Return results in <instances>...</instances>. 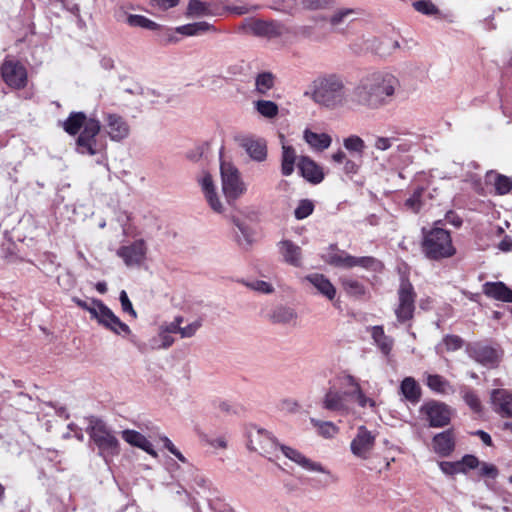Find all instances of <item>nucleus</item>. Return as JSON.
I'll return each instance as SVG.
<instances>
[{
    "mask_svg": "<svg viewBox=\"0 0 512 512\" xmlns=\"http://www.w3.org/2000/svg\"><path fill=\"white\" fill-rule=\"evenodd\" d=\"M399 87L398 79L386 72H374L361 78L350 93V106L379 110L391 104Z\"/></svg>",
    "mask_w": 512,
    "mask_h": 512,
    "instance_id": "obj_1",
    "label": "nucleus"
},
{
    "mask_svg": "<svg viewBox=\"0 0 512 512\" xmlns=\"http://www.w3.org/2000/svg\"><path fill=\"white\" fill-rule=\"evenodd\" d=\"M83 128L76 140V150L84 155H96L99 147L96 136L101 130V123L94 114L87 117L83 112H71L63 122V129L69 135H76Z\"/></svg>",
    "mask_w": 512,
    "mask_h": 512,
    "instance_id": "obj_2",
    "label": "nucleus"
},
{
    "mask_svg": "<svg viewBox=\"0 0 512 512\" xmlns=\"http://www.w3.org/2000/svg\"><path fill=\"white\" fill-rule=\"evenodd\" d=\"M313 100L330 109L350 105V95L346 93L342 76L327 74L317 78L313 83Z\"/></svg>",
    "mask_w": 512,
    "mask_h": 512,
    "instance_id": "obj_3",
    "label": "nucleus"
},
{
    "mask_svg": "<svg viewBox=\"0 0 512 512\" xmlns=\"http://www.w3.org/2000/svg\"><path fill=\"white\" fill-rule=\"evenodd\" d=\"M86 432L106 463L120 453V444L113 431L100 419L91 417Z\"/></svg>",
    "mask_w": 512,
    "mask_h": 512,
    "instance_id": "obj_4",
    "label": "nucleus"
},
{
    "mask_svg": "<svg viewBox=\"0 0 512 512\" xmlns=\"http://www.w3.org/2000/svg\"><path fill=\"white\" fill-rule=\"evenodd\" d=\"M423 232L422 249L427 258L439 260L455 254V248L452 245V239L447 230L434 227L428 232H425V230Z\"/></svg>",
    "mask_w": 512,
    "mask_h": 512,
    "instance_id": "obj_5",
    "label": "nucleus"
},
{
    "mask_svg": "<svg viewBox=\"0 0 512 512\" xmlns=\"http://www.w3.org/2000/svg\"><path fill=\"white\" fill-rule=\"evenodd\" d=\"M220 175L222 191L228 203L235 202L247 191V185L243 181L238 168L220 155Z\"/></svg>",
    "mask_w": 512,
    "mask_h": 512,
    "instance_id": "obj_6",
    "label": "nucleus"
},
{
    "mask_svg": "<svg viewBox=\"0 0 512 512\" xmlns=\"http://www.w3.org/2000/svg\"><path fill=\"white\" fill-rule=\"evenodd\" d=\"M246 434L249 450L268 458L278 451L279 443L268 431L257 426H250Z\"/></svg>",
    "mask_w": 512,
    "mask_h": 512,
    "instance_id": "obj_7",
    "label": "nucleus"
},
{
    "mask_svg": "<svg viewBox=\"0 0 512 512\" xmlns=\"http://www.w3.org/2000/svg\"><path fill=\"white\" fill-rule=\"evenodd\" d=\"M416 293L413 285L408 279H401L398 289V305L395 308V315L399 323L411 320L415 311Z\"/></svg>",
    "mask_w": 512,
    "mask_h": 512,
    "instance_id": "obj_8",
    "label": "nucleus"
},
{
    "mask_svg": "<svg viewBox=\"0 0 512 512\" xmlns=\"http://www.w3.org/2000/svg\"><path fill=\"white\" fill-rule=\"evenodd\" d=\"M96 309L92 311V319H95L99 325L105 327L106 329L112 331L117 335H129L131 334V329L127 324L122 322L118 316H116L113 311L106 306L103 301H97Z\"/></svg>",
    "mask_w": 512,
    "mask_h": 512,
    "instance_id": "obj_9",
    "label": "nucleus"
},
{
    "mask_svg": "<svg viewBox=\"0 0 512 512\" xmlns=\"http://www.w3.org/2000/svg\"><path fill=\"white\" fill-rule=\"evenodd\" d=\"M243 29L257 37L276 38L288 32V28L276 20L246 19Z\"/></svg>",
    "mask_w": 512,
    "mask_h": 512,
    "instance_id": "obj_10",
    "label": "nucleus"
},
{
    "mask_svg": "<svg viewBox=\"0 0 512 512\" xmlns=\"http://www.w3.org/2000/svg\"><path fill=\"white\" fill-rule=\"evenodd\" d=\"M467 353L470 358L488 368L497 367L503 355L499 347L480 342L469 344L467 346Z\"/></svg>",
    "mask_w": 512,
    "mask_h": 512,
    "instance_id": "obj_11",
    "label": "nucleus"
},
{
    "mask_svg": "<svg viewBox=\"0 0 512 512\" xmlns=\"http://www.w3.org/2000/svg\"><path fill=\"white\" fill-rule=\"evenodd\" d=\"M420 413L428 421L430 427L440 428L449 424L451 410L448 405L431 400L420 407Z\"/></svg>",
    "mask_w": 512,
    "mask_h": 512,
    "instance_id": "obj_12",
    "label": "nucleus"
},
{
    "mask_svg": "<svg viewBox=\"0 0 512 512\" xmlns=\"http://www.w3.org/2000/svg\"><path fill=\"white\" fill-rule=\"evenodd\" d=\"M148 247L143 239H137L127 245L120 246L116 255L127 267H140L146 260Z\"/></svg>",
    "mask_w": 512,
    "mask_h": 512,
    "instance_id": "obj_13",
    "label": "nucleus"
},
{
    "mask_svg": "<svg viewBox=\"0 0 512 512\" xmlns=\"http://www.w3.org/2000/svg\"><path fill=\"white\" fill-rule=\"evenodd\" d=\"M323 408L341 416L350 414L353 411L351 389L348 391L329 389L323 399Z\"/></svg>",
    "mask_w": 512,
    "mask_h": 512,
    "instance_id": "obj_14",
    "label": "nucleus"
},
{
    "mask_svg": "<svg viewBox=\"0 0 512 512\" xmlns=\"http://www.w3.org/2000/svg\"><path fill=\"white\" fill-rule=\"evenodd\" d=\"M1 75L5 83L15 89H21L27 83V71L18 61L5 60L1 65Z\"/></svg>",
    "mask_w": 512,
    "mask_h": 512,
    "instance_id": "obj_15",
    "label": "nucleus"
},
{
    "mask_svg": "<svg viewBox=\"0 0 512 512\" xmlns=\"http://www.w3.org/2000/svg\"><path fill=\"white\" fill-rule=\"evenodd\" d=\"M375 446V435L365 426L357 429V434L350 443L352 454L361 459H368Z\"/></svg>",
    "mask_w": 512,
    "mask_h": 512,
    "instance_id": "obj_16",
    "label": "nucleus"
},
{
    "mask_svg": "<svg viewBox=\"0 0 512 512\" xmlns=\"http://www.w3.org/2000/svg\"><path fill=\"white\" fill-rule=\"evenodd\" d=\"M104 129L114 142H120L128 138L130 134V126L127 120L119 114L107 113L104 116Z\"/></svg>",
    "mask_w": 512,
    "mask_h": 512,
    "instance_id": "obj_17",
    "label": "nucleus"
},
{
    "mask_svg": "<svg viewBox=\"0 0 512 512\" xmlns=\"http://www.w3.org/2000/svg\"><path fill=\"white\" fill-rule=\"evenodd\" d=\"M198 183L210 208L216 213H223L224 206L218 197L211 174L203 172V175L198 179Z\"/></svg>",
    "mask_w": 512,
    "mask_h": 512,
    "instance_id": "obj_18",
    "label": "nucleus"
},
{
    "mask_svg": "<svg viewBox=\"0 0 512 512\" xmlns=\"http://www.w3.org/2000/svg\"><path fill=\"white\" fill-rule=\"evenodd\" d=\"M239 144L253 161L263 162L266 160L267 144L264 139L244 136L239 139Z\"/></svg>",
    "mask_w": 512,
    "mask_h": 512,
    "instance_id": "obj_19",
    "label": "nucleus"
},
{
    "mask_svg": "<svg viewBox=\"0 0 512 512\" xmlns=\"http://www.w3.org/2000/svg\"><path fill=\"white\" fill-rule=\"evenodd\" d=\"M297 167L301 176L312 184H319L324 179V172L321 166L307 156H301Z\"/></svg>",
    "mask_w": 512,
    "mask_h": 512,
    "instance_id": "obj_20",
    "label": "nucleus"
},
{
    "mask_svg": "<svg viewBox=\"0 0 512 512\" xmlns=\"http://www.w3.org/2000/svg\"><path fill=\"white\" fill-rule=\"evenodd\" d=\"M233 223L237 228L235 231V241L241 249L248 250L255 242V230L245 220L233 218Z\"/></svg>",
    "mask_w": 512,
    "mask_h": 512,
    "instance_id": "obj_21",
    "label": "nucleus"
},
{
    "mask_svg": "<svg viewBox=\"0 0 512 512\" xmlns=\"http://www.w3.org/2000/svg\"><path fill=\"white\" fill-rule=\"evenodd\" d=\"M278 449L281 450V452L283 453V455L285 457H287L291 461L295 462L296 464H298L305 470L325 473V469L322 467V465L320 463L311 461L309 458L304 456L298 450H296L292 447H289L286 445H280V444L278 446Z\"/></svg>",
    "mask_w": 512,
    "mask_h": 512,
    "instance_id": "obj_22",
    "label": "nucleus"
},
{
    "mask_svg": "<svg viewBox=\"0 0 512 512\" xmlns=\"http://www.w3.org/2000/svg\"><path fill=\"white\" fill-rule=\"evenodd\" d=\"M304 280L309 282L320 295L329 301H333L335 299L336 288L325 275L312 273L305 276Z\"/></svg>",
    "mask_w": 512,
    "mask_h": 512,
    "instance_id": "obj_23",
    "label": "nucleus"
},
{
    "mask_svg": "<svg viewBox=\"0 0 512 512\" xmlns=\"http://www.w3.org/2000/svg\"><path fill=\"white\" fill-rule=\"evenodd\" d=\"M279 252L285 263L294 266H302V249L290 240H282L278 244Z\"/></svg>",
    "mask_w": 512,
    "mask_h": 512,
    "instance_id": "obj_24",
    "label": "nucleus"
},
{
    "mask_svg": "<svg viewBox=\"0 0 512 512\" xmlns=\"http://www.w3.org/2000/svg\"><path fill=\"white\" fill-rule=\"evenodd\" d=\"M491 400L496 412L504 417H512V393L505 389H494Z\"/></svg>",
    "mask_w": 512,
    "mask_h": 512,
    "instance_id": "obj_25",
    "label": "nucleus"
},
{
    "mask_svg": "<svg viewBox=\"0 0 512 512\" xmlns=\"http://www.w3.org/2000/svg\"><path fill=\"white\" fill-rule=\"evenodd\" d=\"M121 436L123 440L131 446L144 450L154 458L158 456L157 452L153 449L151 442L140 432L126 429L121 432Z\"/></svg>",
    "mask_w": 512,
    "mask_h": 512,
    "instance_id": "obj_26",
    "label": "nucleus"
},
{
    "mask_svg": "<svg viewBox=\"0 0 512 512\" xmlns=\"http://www.w3.org/2000/svg\"><path fill=\"white\" fill-rule=\"evenodd\" d=\"M483 293L502 302H512V290L503 282H486L483 284Z\"/></svg>",
    "mask_w": 512,
    "mask_h": 512,
    "instance_id": "obj_27",
    "label": "nucleus"
},
{
    "mask_svg": "<svg viewBox=\"0 0 512 512\" xmlns=\"http://www.w3.org/2000/svg\"><path fill=\"white\" fill-rule=\"evenodd\" d=\"M433 447L440 456H448L454 450L455 440L452 430L438 433L433 438Z\"/></svg>",
    "mask_w": 512,
    "mask_h": 512,
    "instance_id": "obj_28",
    "label": "nucleus"
},
{
    "mask_svg": "<svg viewBox=\"0 0 512 512\" xmlns=\"http://www.w3.org/2000/svg\"><path fill=\"white\" fill-rule=\"evenodd\" d=\"M345 383L349 387H351V401L355 400L361 408H365L367 406L374 408L376 403L372 398L367 397L358 382V380L351 376L347 375L345 377Z\"/></svg>",
    "mask_w": 512,
    "mask_h": 512,
    "instance_id": "obj_29",
    "label": "nucleus"
},
{
    "mask_svg": "<svg viewBox=\"0 0 512 512\" xmlns=\"http://www.w3.org/2000/svg\"><path fill=\"white\" fill-rule=\"evenodd\" d=\"M400 393L406 401L415 405L422 396V390L418 382L413 377H405L400 384Z\"/></svg>",
    "mask_w": 512,
    "mask_h": 512,
    "instance_id": "obj_30",
    "label": "nucleus"
},
{
    "mask_svg": "<svg viewBox=\"0 0 512 512\" xmlns=\"http://www.w3.org/2000/svg\"><path fill=\"white\" fill-rule=\"evenodd\" d=\"M303 138L310 148L315 151H324L332 143V138L327 133H316L310 129L304 130Z\"/></svg>",
    "mask_w": 512,
    "mask_h": 512,
    "instance_id": "obj_31",
    "label": "nucleus"
},
{
    "mask_svg": "<svg viewBox=\"0 0 512 512\" xmlns=\"http://www.w3.org/2000/svg\"><path fill=\"white\" fill-rule=\"evenodd\" d=\"M353 257L345 251L337 249L335 245H331L326 255V262L339 268H352Z\"/></svg>",
    "mask_w": 512,
    "mask_h": 512,
    "instance_id": "obj_32",
    "label": "nucleus"
},
{
    "mask_svg": "<svg viewBox=\"0 0 512 512\" xmlns=\"http://www.w3.org/2000/svg\"><path fill=\"white\" fill-rule=\"evenodd\" d=\"M371 336L380 351L385 356H388L393 348L394 340L385 334L383 326L376 325L371 327Z\"/></svg>",
    "mask_w": 512,
    "mask_h": 512,
    "instance_id": "obj_33",
    "label": "nucleus"
},
{
    "mask_svg": "<svg viewBox=\"0 0 512 512\" xmlns=\"http://www.w3.org/2000/svg\"><path fill=\"white\" fill-rule=\"evenodd\" d=\"M297 160V153L294 147L291 145H282L281 153V174L283 176H290L295 169Z\"/></svg>",
    "mask_w": 512,
    "mask_h": 512,
    "instance_id": "obj_34",
    "label": "nucleus"
},
{
    "mask_svg": "<svg viewBox=\"0 0 512 512\" xmlns=\"http://www.w3.org/2000/svg\"><path fill=\"white\" fill-rule=\"evenodd\" d=\"M270 319L278 324H295L297 313L290 307L278 306L272 311Z\"/></svg>",
    "mask_w": 512,
    "mask_h": 512,
    "instance_id": "obj_35",
    "label": "nucleus"
},
{
    "mask_svg": "<svg viewBox=\"0 0 512 512\" xmlns=\"http://www.w3.org/2000/svg\"><path fill=\"white\" fill-rule=\"evenodd\" d=\"M207 31H215V27L205 21L189 23L176 28V32L184 36H197Z\"/></svg>",
    "mask_w": 512,
    "mask_h": 512,
    "instance_id": "obj_36",
    "label": "nucleus"
},
{
    "mask_svg": "<svg viewBox=\"0 0 512 512\" xmlns=\"http://www.w3.org/2000/svg\"><path fill=\"white\" fill-rule=\"evenodd\" d=\"M213 12L211 4L201 0H190L187 6V17L199 18L204 16H212Z\"/></svg>",
    "mask_w": 512,
    "mask_h": 512,
    "instance_id": "obj_37",
    "label": "nucleus"
},
{
    "mask_svg": "<svg viewBox=\"0 0 512 512\" xmlns=\"http://www.w3.org/2000/svg\"><path fill=\"white\" fill-rule=\"evenodd\" d=\"M486 180L494 183L495 189L499 195L507 194L512 188V180L504 175L496 174L490 171L486 175Z\"/></svg>",
    "mask_w": 512,
    "mask_h": 512,
    "instance_id": "obj_38",
    "label": "nucleus"
},
{
    "mask_svg": "<svg viewBox=\"0 0 512 512\" xmlns=\"http://www.w3.org/2000/svg\"><path fill=\"white\" fill-rule=\"evenodd\" d=\"M343 146L346 150H348L351 153H354L359 158L363 156L366 148L364 140L358 135H350L344 138Z\"/></svg>",
    "mask_w": 512,
    "mask_h": 512,
    "instance_id": "obj_39",
    "label": "nucleus"
},
{
    "mask_svg": "<svg viewBox=\"0 0 512 512\" xmlns=\"http://www.w3.org/2000/svg\"><path fill=\"white\" fill-rule=\"evenodd\" d=\"M256 111L263 117L272 119L278 115V105L269 100H258L254 102Z\"/></svg>",
    "mask_w": 512,
    "mask_h": 512,
    "instance_id": "obj_40",
    "label": "nucleus"
},
{
    "mask_svg": "<svg viewBox=\"0 0 512 512\" xmlns=\"http://www.w3.org/2000/svg\"><path fill=\"white\" fill-rule=\"evenodd\" d=\"M126 21L131 27H141L148 30H157L160 27L158 23L142 15L130 14Z\"/></svg>",
    "mask_w": 512,
    "mask_h": 512,
    "instance_id": "obj_41",
    "label": "nucleus"
},
{
    "mask_svg": "<svg viewBox=\"0 0 512 512\" xmlns=\"http://www.w3.org/2000/svg\"><path fill=\"white\" fill-rule=\"evenodd\" d=\"M274 86V76L270 72H262L255 79V90L259 94H266Z\"/></svg>",
    "mask_w": 512,
    "mask_h": 512,
    "instance_id": "obj_42",
    "label": "nucleus"
},
{
    "mask_svg": "<svg viewBox=\"0 0 512 512\" xmlns=\"http://www.w3.org/2000/svg\"><path fill=\"white\" fill-rule=\"evenodd\" d=\"M427 386L437 393L446 394L451 390L449 382L445 378L437 374L428 375Z\"/></svg>",
    "mask_w": 512,
    "mask_h": 512,
    "instance_id": "obj_43",
    "label": "nucleus"
},
{
    "mask_svg": "<svg viewBox=\"0 0 512 512\" xmlns=\"http://www.w3.org/2000/svg\"><path fill=\"white\" fill-rule=\"evenodd\" d=\"M478 475L485 479L486 486L491 488L489 480H495L499 475L498 468L491 463L481 462V465L478 466Z\"/></svg>",
    "mask_w": 512,
    "mask_h": 512,
    "instance_id": "obj_44",
    "label": "nucleus"
},
{
    "mask_svg": "<svg viewBox=\"0 0 512 512\" xmlns=\"http://www.w3.org/2000/svg\"><path fill=\"white\" fill-rule=\"evenodd\" d=\"M443 346L447 351L459 350L463 346V339L457 335L448 334L443 338L442 343L436 347L438 353H440Z\"/></svg>",
    "mask_w": 512,
    "mask_h": 512,
    "instance_id": "obj_45",
    "label": "nucleus"
},
{
    "mask_svg": "<svg viewBox=\"0 0 512 512\" xmlns=\"http://www.w3.org/2000/svg\"><path fill=\"white\" fill-rule=\"evenodd\" d=\"M360 266L372 271H379L382 269V263L371 256L353 257V267Z\"/></svg>",
    "mask_w": 512,
    "mask_h": 512,
    "instance_id": "obj_46",
    "label": "nucleus"
},
{
    "mask_svg": "<svg viewBox=\"0 0 512 512\" xmlns=\"http://www.w3.org/2000/svg\"><path fill=\"white\" fill-rule=\"evenodd\" d=\"M312 424L318 428L319 434L325 438H331L338 432L337 426L329 421L311 419Z\"/></svg>",
    "mask_w": 512,
    "mask_h": 512,
    "instance_id": "obj_47",
    "label": "nucleus"
},
{
    "mask_svg": "<svg viewBox=\"0 0 512 512\" xmlns=\"http://www.w3.org/2000/svg\"><path fill=\"white\" fill-rule=\"evenodd\" d=\"M343 287L349 295L356 297L363 296L366 292L364 285L358 280L352 278L344 279Z\"/></svg>",
    "mask_w": 512,
    "mask_h": 512,
    "instance_id": "obj_48",
    "label": "nucleus"
},
{
    "mask_svg": "<svg viewBox=\"0 0 512 512\" xmlns=\"http://www.w3.org/2000/svg\"><path fill=\"white\" fill-rule=\"evenodd\" d=\"M353 9L344 8L336 11L329 19V22L333 28H338L344 25L348 18L354 14Z\"/></svg>",
    "mask_w": 512,
    "mask_h": 512,
    "instance_id": "obj_49",
    "label": "nucleus"
},
{
    "mask_svg": "<svg viewBox=\"0 0 512 512\" xmlns=\"http://www.w3.org/2000/svg\"><path fill=\"white\" fill-rule=\"evenodd\" d=\"M314 210V204L309 199H303L299 202L298 206L294 211L296 219L302 220L312 214Z\"/></svg>",
    "mask_w": 512,
    "mask_h": 512,
    "instance_id": "obj_50",
    "label": "nucleus"
},
{
    "mask_svg": "<svg viewBox=\"0 0 512 512\" xmlns=\"http://www.w3.org/2000/svg\"><path fill=\"white\" fill-rule=\"evenodd\" d=\"M412 6L416 11L424 15L438 13V8L430 0H416L412 3Z\"/></svg>",
    "mask_w": 512,
    "mask_h": 512,
    "instance_id": "obj_51",
    "label": "nucleus"
},
{
    "mask_svg": "<svg viewBox=\"0 0 512 512\" xmlns=\"http://www.w3.org/2000/svg\"><path fill=\"white\" fill-rule=\"evenodd\" d=\"M423 188H417L413 194L405 201V206L413 212H418L422 207Z\"/></svg>",
    "mask_w": 512,
    "mask_h": 512,
    "instance_id": "obj_52",
    "label": "nucleus"
},
{
    "mask_svg": "<svg viewBox=\"0 0 512 512\" xmlns=\"http://www.w3.org/2000/svg\"><path fill=\"white\" fill-rule=\"evenodd\" d=\"M463 399L465 403L474 411L479 412L481 410V403L478 396L471 389H465L463 391Z\"/></svg>",
    "mask_w": 512,
    "mask_h": 512,
    "instance_id": "obj_53",
    "label": "nucleus"
},
{
    "mask_svg": "<svg viewBox=\"0 0 512 512\" xmlns=\"http://www.w3.org/2000/svg\"><path fill=\"white\" fill-rule=\"evenodd\" d=\"M247 286L250 289L263 294H272L274 292V287L272 286V284L263 280H254L248 282Z\"/></svg>",
    "mask_w": 512,
    "mask_h": 512,
    "instance_id": "obj_54",
    "label": "nucleus"
},
{
    "mask_svg": "<svg viewBox=\"0 0 512 512\" xmlns=\"http://www.w3.org/2000/svg\"><path fill=\"white\" fill-rule=\"evenodd\" d=\"M295 34L312 41H319L321 39L320 36L316 35L315 28L312 25H302L297 27Z\"/></svg>",
    "mask_w": 512,
    "mask_h": 512,
    "instance_id": "obj_55",
    "label": "nucleus"
},
{
    "mask_svg": "<svg viewBox=\"0 0 512 512\" xmlns=\"http://www.w3.org/2000/svg\"><path fill=\"white\" fill-rule=\"evenodd\" d=\"M302 6L307 10H321L330 7L331 0H301Z\"/></svg>",
    "mask_w": 512,
    "mask_h": 512,
    "instance_id": "obj_56",
    "label": "nucleus"
},
{
    "mask_svg": "<svg viewBox=\"0 0 512 512\" xmlns=\"http://www.w3.org/2000/svg\"><path fill=\"white\" fill-rule=\"evenodd\" d=\"M159 338L161 340V344H156V339L152 340L151 347L153 349H167L174 343V338L169 335L167 332H163L160 329Z\"/></svg>",
    "mask_w": 512,
    "mask_h": 512,
    "instance_id": "obj_57",
    "label": "nucleus"
},
{
    "mask_svg": "<svg viewBox=\"0 0 512 512\" xmlns=\"http://www.w3.org/2000/svg\"><path fill=\"white\" fill-rule=\"evenodd\" d=\"M460 463V468L464 469L463 473H467L468 470L476 469L481 465V461L474 455H465Z\"/></svg>",
    "mask_w": 512,
    "mask_h": 512,
    "instance_id": "obj_58",
    "label": "nucleus"
},
{
    "mask_svg": "<svg viewBox=\"0 0 512 512\" xmlns=\"http://www.w3.org/2000/svg\"><path fill=\"white\" fill-rule=\"evenodd\" d=\"M119 300H120L123 312L128 313L133 318H136L137 317V313L134 310V308L132 306V303H131V301H130L126 291L122 290L120 292Z\"/></svg>",
    "mask_w": 512,
    "mask_h": 512,
    "instance_id": "obj_59",
    "label": "nucleus"
},
{
    "mask_svg": "<svg viewBox=\"0 0 512 512\" xmlns=\"http://www.w3.org/2000/svg\"><path fill=\"white\" fill-rule=\"evenodd\" d=\"M202 326V321L197 319L188 325L182 327L181 329V338H190L193 337L199 328Z\"/></svg>",
    "mask_w": 512,
    "mask_h": 512,
    "instance_id": "obj_60",
    "label": "nucleus"
},
{
    "mask_svg": "<svg viewBox=\"0 0 512 512\" xmlns=\"http://www.w3.org/2000/svg\"><path fill=\"white\" fill-rule=\"evenodd\" d=\"M343 164V172L349 177L352 178L359 172L360 163L356 162L355 160L347 158Z\"/></svg>",
    "mask_w": 512,
    "mask_h": 512,
    "instance_id": "obj_61",
    "label": "nucleus"
},
{
    "mask_svg": "<svg viewBox=\"0 0 512 512\" xmlns=\"http://www.w3.org/2000/svg\"><path fill=\"white\" fill-rule=\"evenodd\" d=\"M396 138L393 137H377L375 139L374 147L380 151H386L390 149Z\"/></svg>",
    "mask_w": 512,
    "mask_h": 512,
    "instance_id": "obj_62",
    "label": "nucleus"
},
{
    "mask_svg": "<svg viewBox=\"0 0 512 512\" xmlns=\"http://www.w3.org/2000/svg\"><path fill=\"white\" fill-rule=\"evenodd\" d=\"M440 469L445 474H449V475H452V474H455V473L464 472V469L460 468V463L459 462H455V463H452V462H441L440 463Z\"/></svg>",
    "mask_w": 512,
    "mask_h": 512,
    "instance_id": "obj_63",
    "label": "nucleus"
},
{
    "mask_svg": "<svg viewBox=\"0 0 512 512\" xmlns=\"http://www.w3.org/2000/svg\"><path fill=\"white\" fill-rule=\"evenodd\" d=\"M280 408L282 411L294 413L298 411L299 404L294 399H284L280 404Z\"/></svg>",
    "mask_w": 512,
    "mask_h": 512,
    "instance_id": "obj_64",
    "label": "nucleus"
}]
</instances>
